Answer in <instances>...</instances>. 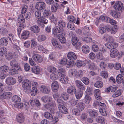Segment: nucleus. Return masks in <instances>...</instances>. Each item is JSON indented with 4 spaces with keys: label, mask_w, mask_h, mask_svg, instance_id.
<instances>
[{
    "label": "nucleus",
    "mask_w": 124,
    "mask_h": 124,
    "mask_svg": "<svg viewBox=\"0 0 124 124\" xmlns=\"http://www.w3.org/2000/svg\"><path fill=\"white\" fill-rule=\"evenodd\" d=\"M9 71L10 74L12 75L18 74V73L19 71H20V70H19L13 68L10 70Z\"/></svg>",
    "instance_id": "58"
},
{
    "label": "nucleus",
    "mask_w": 124,
    "mask_h": 124,
    "mask_svg": "<svg viewBox=\"0 0 124 124\" xmlns=\"http://www.w3.org/2000/svg\"><path fill=\"white\" fill-rule=\"evenodd\" d=\"M76 98L77 99H80L82 97L83 94V92L81 91H79L76 92L75 93Z\"/></svg>",
    "instance_id": "44"
},
{
    "label": "nucleus",
    "mask_w": 124,
    "mask_h": 124,
    "mask_svg": "<svg viewBox=\"0 0 124 124\" xmlns=\"http://www.w3.org/2000/svg\"><path fill=\"white\" fill-rule=\"evenodd\" d=\"M12 42V47L14 49V51L16 52H19V50L21 49L20 47L16 45V42Z\"/></svg>",
    "instance_id": "38"
},
{
    "label": "nucleus",
    "mask_w": 124,
    "mask_h": 124,
    "mask_svg": "<svg viewBox=\"0 0 124 124\" xmlns=\"http://www.w3.org/2000/svg\"><path fill=\"white\" fill-rule=\"evenodd\" d=\"M72 113L73 115L79 116L80 115L81 111H79L77 108H73L72 110Z\"/></svg>",
    "instance_id": "50"
},
{
    "label": "nucleus",
    "mask_w": 124,
    "mask_h": 124,
    "mask_svg": "<svg viewBox=\"0 0 124 124\" xmlns=\"http://www.w3.org/2000/svg\"><path fill=\"white\" fill-rule=\"evenodd\" d=\"M45 3L43 2H37L35 6L36 8L38 10H43L45 8Z\"/></svg>",
    "instance_id": "10"
},
{
    "label": "nucleus",
    "mask_w": 124,
    "mask_h": 124,
    "mask_svg": "<svg viewBox=\"0 0 124 124\" xmlns=\"http://www.w3.org/2000/svg\"><path fill=\"white\" fill-rule=\"evenodd\" d=\"M8 42V39L6 37L1 38L0 39V45L4 46L7 45Z\"/></svg>",
    "instance_id": "21"
},
{
    "label": "nucleus",
    "mask_w": 124,
    "mask_h": 124,
    "mask_svg": "<svg viewBox=\"0 0 124 124\" xmlns=\"http://www.w3.org/2000/svg\"><path fill=\"white\" fill-rule=\"evenodd\" d=\"M62 117V115L59 112H57L56 113V116L55 117V121L56 122H57L59 120L58 118H61Z\"/></svg>",
    "instance_id": "59"
},
{
    "label": "nucleus",
    "mask_w": 124,
    "mask_h": 124,
    "mask_svg": "<svg viewBox=\"0 0 124 124\" xmlns=\"http://www.w3.org/2000/svg\"><path fill=\"white\" fill-rule=\"evenodd\" d=\"M96 122L101 124H103L105 123L104 118L101 116H100L97 117L96 118Z\"/></svg>",
    "instance_id": "39"
},
{
    "label": "nucleus",
    "mask_w": 124,
    "mask_h": 124,
    "mask_svg": "<svg viewBox=\"0 0 124 124\" xmlns=\"http://www.w3.org/2000/svg\"><path fill=\"white\" fill-rule=\"evenodd\" d=\"M42 101L45 103L51 101L52 98L49 96H43L41 98Z\"/></svg>",
    "instance_id": "26"
},
{
    "label": "nucleus",
    "mask_w": 124,
    "mask_h": 124,
    "mask_svg": "<svg viewBox=\"0 0 124 124\" xmlns=\"http://www.w3.org/2000/svg\"><path fill=\"white\" fill-rule=\"evenodd\" d=\"M67 56L69 59L72 61L75 60L77 59L76 54L72 52H69L67 54Z\"/></svg>",
    "instance_id": "13"
},
{
    "label": "nucleus",
    "mask_w": 124,
    "mask_h": 124,
    "mask_svg": "<svg viewBox=\"0 0 124 124\" xmlns=\"http://www.w3.org/2000/svg\"><path fill=\"white\" fill-rule=\"evenodd\" d=\"M67 91L68 93L71 95H73L75 94L76 92V90L74 86L71 85L68 87Z\"/></svg>",
    "instance_id": "17"
},
{
    "label": "nucleus",
    "mask_w": 124,
    "mask_h": 124,
    "mask_svg": "<svg viewBox=\"0 0 124 124\" xmlns=\"http://www.w3.org/2000/svg\"><path fill=\"white\" fill-rule=\"evenodd\" d=\"M31 70L32 72L37 74H39L41 71L40 68L38 66L32 67Z\"/></svg>",
    "instance_id": "23"
},
{
    "label": "nucleus",
    "mask_w": 124,
    "mask_h": 124,
    "mask_svg": "<svg viewBox=\"0 0 124 124\" xmlns=\"http://www.w3.org/2000/svg\"><path fill=\"white\" fill-rule=\"evenodd\" d=\"M94 86L99 88H101L103 86V83L102 82L98 81H97L94 84Z\"/></svg>",
    "instance_id": "40"
},
{
    "label": "nucleus",
    "mask_w": 124,
    "mask_h": 124,
    "mask_svg": "<svg viewBox=\"0 0 124 124\" xmlns=\"http://www.w3.org/2000/svg\"><path fill=\"white\" fill-rule=\"evenodd\" d=\"M110 14L113 17L116 18H118V12L115 10H111L110 11Z\"/></svg>",
    "instance_id": "46"
},
{
    "label": "nucleus",
    "mask_w": 124,
    "mask_h": 124,
    "mask_svg": "<svg viewBox=\"0 0 124 124\" xmlns=\"http://www.w3.org/2000/svg\"><path fill=\"white\" fill-rule=\"evenodd\" d=\"M44 116L46 118L51 119L53 121H54L53 117L52 114L48 112H46L44 114Z\"/></svg>",
    "instance_id": "41"
},
{
    "label": "nucleus",
    "mask_w": 124,
    "mask_h": 124,
    "mask_svg": "<svg viewBox=\"0 0 124 124\" xmlns=\"http://www.w3.org/2000/svg\"><path fill=\"white\" fill-rule=\"evenodd\" d=\"M90 25H86L84 27L82 30L83 35L85 36H89L90 34L89 31L91 26Z\"/></svg>",
    "instance_id": "12"
},
{
    "label": "nucleus",
    "mask_w": 124,
    "mask_h": 124,
    "mask_svg": "<svg viewBox=\"0 0 124 124\" xmlns=\"http://www.w3.org/2000/svg\"><path fill=\"white\" fill-rule=\"evenodd\" d=\"M67 19L69 21L74 23L75 22L76 20L75 18L72 15L69 16L68 17Z\"/></svg>",
    "instance_id": "61"
},
{
    "label": "nucleus",
    "mask_w": 124,
    "mask_h": 124,
    "mask_svg": "<svg viewBox=\"0 0 124 124\" xmlns=\"http://www.w3.org/2000/svg\"><path fill=\"white\" fill-rule=\"evenodd\" d=\"M103 39L105 41H109L110 40L111 41H113V37L107 34H105L103 36Z\"/></svg>",
    "instance_id": "43"
},
{
    "label": "nucleus",
    "mask_w": 124,
    "mask_h": 124,
    "mask_svg": "<svg viewBox=\"0 0 124 124\" xmlns=\"http://www.w3.org/2000/svg\"><path fill=\"white\" fill-rule=\"evenodd\" d=\"M23 14V15L24 17L26 20H28L31 18V15L29 12H27Z\"/></svg>",
    "instance_id": "56"
},
{
    "label": "nucleus",
    "mask_w": 124,
    "mask_h": 124,
    "mask_svg": "<svg viewBox=\"0 0 124 124\" xmlns=\"http://www.w3.org/2000/svg\"><path fill=\"white\" fill-rule=\"evenodd\" d=\"M16 118L18 122L21 123L24 121V117L23 114L21 113L18 114L17 115Z\"/></svg>",
    "instance_id": "18"
},
{
    "label": "nucleus",
    "mask_w": 124,
    "mask_h": 124,
    "mask_svg": "<svg viewBox=\"0 0 124 124\" xmlns=\"http://www.w3.org/2000/svg\"><path fill=\"white\" fill-rule=\"evenodd\" d=\"M48 71L52 74H50V78L52 80L54 78V67L52 65L48 66L47 68Z\"/></svg>",
    "instance_id": "11"
},
{
    "label": "nucleus",
    "mask_w": 124,
    "mask_h": 124,
    "mask_svg": "<svg viewBox=\"0 0 124 124\" xmlns=\"http://www.w3.org/2000/svg\"><path fill=\"white\" fill-rule=\"evenodd\" d=\"M25 18L23 14L21 15L18 16V22L22 24H20V25L23 26V23L25 22Z\"/></svg>",
    "instance_id": "35"
},
{
    "label": "nucleus",
    "mask_w": 124,
    "mask_h": 124,
    "mask_svg": "<svg viewBox=\"0 0 124 124\" xmlns=\"http://www.w3.org/2000/svg\"><path fill=\"white\" fill-rule=\"evenodd\" d=\"M123 4L120 1H117L114 6V8L116 10L122 12L123 11L124 7Z\"/></svg>",
    "instance_id": "2"
},
{
    "label": "nucleus",
    "mask_w": 124,
    "mask_h": 124,
    "mask_svg": "<svg viewBox=\"0 0 124 124\" xmlns=\"http://www.w3.org/2000/svg\"><path fill=\"white\" fill-rule=\"evenodd\" d=\"M81 80L85 85H87L89 83V80L86 77H83L81 78Z\"/></svg>",
    "instance_id": "55"
},
{
    "label": "nucleus",
    "mask_w": 124,
    "mask_h": 124,
    "mask_svg": "<svg viewBox=\"0 0 124 124\" xmlns=\"http://www.w3.org/2000/svg\"><path fill=\"white\" fill-rule=\"evenodd\" d=\"M59 64L62 65H66L67 67L70 68L73 65V63L70 61H67L66 58H63L61 59L59 62Z\"/></svg>",
    "instance_id": "3"
},
{
    "label": "nucleus",
    "mask_w": 124,
    "mask_h": 124,
    "mask_svg": "<svg viewBox=\"0 0 124 124\" xmlns=\"http://www.w3.org/2000/svg\"><path fill=\"white\" fill-rule=\"evenodd\" d=\"M68 34H69L68 33ZM69 34H71L72 35V39H71L73 45L75 46L77 44L78 41V38L76 37H73V36L72 33V32H70L69 33Z\"/></svg>",
    "instance_id": "28"
},
{
    "label": "nucleus",
    "mask_w": 124,
    "mask_h": 124,
    "mask_svg": "<svg viewBox=\"0 0 124 124\" xmlns=\"http://www.w3.org/2000/svg\"><path fill=\"white\" fill-rule=\"evenodd\" d=\"M41 90L43 93L46 94H48L50 92L49 90L47 87L45 86L42 87Z\"/></svg>",
    "instance_id": "57"
},
{
    "label": "nucleus",
    "mask_w": 124,
    "mask_h": 124,
    "mask_svg": "<svg viewBox=\"0 0 124 124\" xmlns=\"http://www.w3.org/2000/svg\"><path fill=\"white\" fill-rule=\"evenodd\" d=\"M85 105L84 103L82 102H78L76 106L77 108L81 111L83 110L85 108Z\"/></svg>",
    "instance_id": "19"
},
{
    "label": "nucleus",
    "mask_w": 124,
    "mask_h": 124,
    "mask_svg": "<svg viewBox=\"0 0 124 124\" xmlns=\"http://www.w3.org/2000/svg\"><path fill=\"white\" fill-rule=\"evenodd\" d=\"M10 66L14 69L20 70V71H22L20 64L16 60H12L10 62Z\"/></svg>",
    "instance_id": "5"
},
{
    "label": "nucleus",
    "mask_w": 124,
    "mask_h": 124,
    "mask_svg": "<svg viewBox=\"0 0 124 124\" xmlns=\"http://www.w3.org/2000/svg\"><path fill=\"white\" fill-rule=\"evenodd\" d=\"M23 87L25 89H26L28 91L29 90H31V86L30 85V82L28 80H24L22 83Z\"/></svg>",
    "instance_id": "6"
},
{
    "label": "nucleus",
    "mask_w": 124,
    "mask_h": 124,
    "mask_svg": "<svg viewBox=\"0 0 124 124\" xmlns=\"http://www.w3.org/2000/svg\"><path fill=\"white\" fill-rule=\"evenodd\" d=\"M8 31L5 28L2 27L0 28V33L3 36L6 35L8 33Z\"/></svg>",
    "instance_id": "49"
},
{
    "label": "nucleus",
    "mask_w": 124,
    "mask_h": 124,
    "mask_svg": "<svg viewBox=\"0 0 124 124\" xmlns=\"http://www.w3.org/2000/svg\"><path fill=\"white\" fill-rule=\"evenodd\" d=\"M59 88V85L58 82L55 81V97H61L60 93L59 91L58 92Z\"/></svg>",
    "instance_id": "9"
},
{
    "label": "nucleus",
    "mask_w": 124,
    "mask_h": 124,
    "mask_svg": "<svg viewBox=\"0 0 124 124\" xmlns=\"http://www.w3.org/2000/svg\"><path fill=\"white\" fill-rule=\"evenodd\" d=\"M65 70L64 69L61 68L59 69L56 73H58L59 75L61 74H64L65 73Z\"/></svg>",
    "instance_id": "63"
},
{
    "label": "nucleus",
    "mask_w": 124,
    "mask_h": 124,
    "mask_svg": "<svg viewBox=\"0 0 124 124\" xmlns=\"http://www.w3.org/2000/svg\"><path fill=\"white\" fill-rule=\"evenodd\" d=\"M31 47L33 49L35 50L37 48V43L34 39H31Z\"/></svg>",
    "instance_id": "47"
},
{
    "label": "nucleus",
    "mask_w": 124,
    "mask_h": 124,
    "mask_svg": "<svg viewBox=\"0 0 124 124\" xmlns=\"http://www.w3.org/2000/svg\"><path fill=\"white\" fill-rule=\"evenodd\" d=\"M7 53V49L5 47H2L0 48V56H4L6 55Z\"/></svg>",
    "instance_id": "34"
},
{
    "label": "nucleus",
    "mask_w": 124,
    "mask_h": 124,
    "mask_svg": "<svg viewBox=\"0 0 124 124\" xmlns=\"http://www.w3.org/2000/svg\"><path fill=\"white\" fill-rule=\"evenodd\" d=\"M55 36L62 43H64L66 42V39L62 34H58L57 35H56Z\"/></svg>",
    "instance_id": "31"
},
{
    "label": "nucleus",
    "mask_w": 124,
    "mask_h": 124,
    "mask_svg": "<svg viewBox=\"0 0 124 124\" xmlns=\"http://www.w3.org/2000/svg\"><path fill=\"white\" fill-rule=\"evenodd\" d=\"M8 67L6 65L1 66L0 67V73L3 74L7 72L8 70Z\"/></svg>",
    "instance_id": "25"
},
{
    "label": "nucleus",
    "mask_w": 124,
    "mask_h": 124,
    "mask_svg": "<svg viewBox=\"0 0 124 124\" xmlns=\"http://www.w3.org/2000/svg\"><path fill=\"white\" fill-rule=\"evenodd\" d=\"M64 105H60L58 106V108L60 111L62 113L66 114L68 113V109Z\"/></svg>",
    "instance_id": "24"
},
{
    "label": "nucleus",
    "mask_w": 124,
    "mask_h": 124,
    "mask_svg": "<svg viewBox=\"0 0 124 124\" xmlns=\"http://www.w3.org/2000/svg\"><path fill=\"white\" fill-rule=\"evenodd\" d=\"M124 78L123 76L121 74L118 75L116 78V81L117 83L119 84L123 83Z\"/></svg>",
    "instance_id": "33"
},
{
    "label": "nucleus",
    "mask_w": 124,
    "mask_h": 124,
    "mask_svg": "<svg viewBox=\"0 0 124 124\" xmlns=\"http://www.w3.org/2000/svg\"><path fill=\"white\" fill-rule=\"evenodd\" d=\"M28 7L26 5H23L22 9L21 11V13L23 14L27 12Z\"/></svg>",
    "instance_id": "54"
},
{
    "label": "nucleus",
    "mask_w": 124,
    "mask_h": 124,
    "mask_svg": "<svg viewBox=\"0 0 124 124\" xmlns=\"http://www.w3.org/2000/svg\"><path fill=\"white\" fill-rule=\"evenodd\" d=\"M29 34L30 32L29 31H24L21 35V38L24 40L27 39L28 38Z\"/></svg>",
    "instance_id": "36"
},
{
    "label": "nucleus",
    "mask_w": 124,
    "mask_h": 124,
    "mask_svg": "<svg viewBox=\"0 0 124 124\" xmlns=\"http://www.w3.org/2000/svg\"><path fill=\"white\" fill-rule=\"evenodd\" d=\"M46 39V37L44 35H40L37 37V39L39 42H41L45 40Z\"/></svg>",
    "instance_id": "42"
},
{
    "label": "nucleus",
    "mask_w": 124,
    "mask_h": 124,
    "mask_svg": "<svg viewBox=\"0 0 124 124\" xmlns=\"http://www.w3.org/2000/svg\"><path fill=\"white\" fill-rule=\"evenodd\" d=\"M69 95L67 93L63 92L61 94V97L64 100H67L69 98Z\"/></svg>",
    "instance_id": "45"
},
{
    "label": "nucleus",
    "mask_w": 124,
    "mask_h": 124,
    "mask_svg": "<svg viewBox=\"0 0 124 124\" xmlns=\"http://www.w3.org/2000/svg\"><path fill=\"white\" fill-rule=\"evenodd\" d=\"M110 30L109 32L110 31L111 34L115 33L117 31L116 26H114L112 28L110 26Z\"/></svg>",
    "instance_id": "53"
},
{
    "label": "nucleus",
    "mask_w": 124,
    "mask_h": 124,
    "mask_svg": "<svg viewBox=\"0 0 124 124\" xmlns=\"http://www.w3.org/2000/svg\"><path fill=\"white\" fill-rule=\"evenodd\" d=\"M7 38L8 40L9 39L11 41L12 43V42H13H13H17V41L14 40L15 39H14V35L10 33L9 34Z\"/></svg>",
    "instance_id": "52"
},
{
    "label": "nucleus",
    "mask_w": 124,
    "mask_h": 124,
    "mask_svg": "<svg viewBox=\"0 0 124 124\" xmlns=\"http://www.w3.org/2000/svg\"><path fill=\"white\" fill-rule=\"evenodd\" d=\"M106 108H101L99 110V112L103 116H106L107 115V113L105 110Z\"/></svg>",
    "instance_id": "60"
},
{
    "label": "nucleus",
    "mask_w": 124,
    "mask_h": 124,
    "mask_svg": "<svg viewBox=\"0 0 124 124\" xmlns=\"http://www.w3.org/2000/svg\"><path fill=\"white\" fill-rule=\"evenodd\" d=\"M12 101L16 103L20 102L21 99L17 95H14L12 98Z\"/></svg>",
    "instance_id": "37"
},
{
    "label": "nucleus",
    "mask_w": 124,
    "mask_h": 124,
    "mask_svg": "<svg viewBox=\"0 0 124 124\" xmlns=\"http://www.w3.org/2000/svg\"><path fill=\"white\" fill-rule=\"evenodd\" d=\"M101 75L105 78H106L108 77V73L105 70L102 71L101 72Z\"/></svg>",
    "instance_id": "64"
},
{
    "label": "nucleus",
    "mask_w": 124,
    "mask_h": 124,
    "mask_svg": "<svg viewBox=\"0 0 124 124\" xmlns=\"http://www.w3.org/2000/svg\"><path fill=\"white\" fill-rule=\"evenodd\" d=\"M82 40L86 43H89L92 42V39L89 37H84L82 38Z\"/></svg>",
    "instance_id": "51"
},
{
    "label": "nucleus",
    "mask_w": 124,
    "mask_h": 124,
    "mask_svg": "<svg viewBox=\"0 0 124 124\" xmlns=\"http://www.w3.org/2000/svg\"><path fill=\"white\" fill-rule=\"evenodd\" d=\"M35 15L36 19L37 20L41 18V13L39 11H36L35 12Z\"/></svg>",
    "instance_id": "62"
},
{
    "label": "nucleus",
    "mask_w": 124,
    "mask_h": 124,
    "mask_svg": "<svg viewBox=\"0 0 124 124\" xmlns=\"http://www.w3.org/2000/svg\"><path fill=\"white\" fill-rule=\"evenodd\" d=\"M92 95L85 94V98L84 99V102L86 104H89L92 100L91 96Z\"/></svg>",
    "instance_id": "27"
},
{
    "label": "nucleus",
    "mask_w": 124,
    "mask_h": 124,
    "mask_svg": "<svg viewBox=\"0 0 124 124\" xmlns=\"http://www.w3.org/2000/svg\"><path fill=\"white\" fill-rule=\"evenodd\" d=\"M105 46L108 49H111L110 51V55L112 58L116 57L119 54L117 50L115 48L117 47V43H111L109 42L105 44Z\"/></svg>",
    "instance_id": "1"
},
{
    "label": "nucleus",
    "mask_w": 124,
    "mask_h": 124,
    "mask_svg": "<svg viewBox=\"0 0 124 124\" xmlns=\"http://www.w3.org/2000/svg\"><path fill=\"white\" fill-rule=\"evenodd\" d=\"M32 57L33 59L36 62L41 63L43 61V58L41 55L38 54L33 53Z\"/></svg>",
    "instance_id": "7"
},
{
    "label": "nucleus",
    "mask_w": 124,
    "mask_h": 124,
    "mask_svg": "<svg viewBox=\"0 0 124 124\" xmlns=\"http://www.w3.org/2000/svg\"><path fill=\"white\" fill-rule=\"evenodd\" d=\"M87 61H85L81 60H78L76 62L75 64L76 66L79 68L84 67Z\"/></svg>",
    "instance_id": "16"
},
{
    "label": "nucleus",
    "mask_w": 124,
    "mask_h": 124,
    "mask_svg": "<svg viewBox=\"0 0 124 124\" xmlns=\"http://www.w3.org/2000/svg\"><path fill=\"white\" fill-rule=\"evenodd\" d=\"M94 93L95 98L98 100H101L102 97L101 96L100 90L99 89H95L94 92Z\"/></svg>",
    "instance_id": "15"
},
{
    "label": "nucleus",
    "mask_w": 124,
    "mask_h": 124,
    "mask_svg": "<svg viewBox=\"0 0 124 124\" xmlns=\"http://www.w3.org/2000/svg\"><path fill=\"white\" fill-rule=\"evenodd\" d=\"M77 73V70L75 69H72L70 70L69 71V75L71 77L75 75L76 76Z\"/></svg>",
    "instance_id": "48"
},
{
    "label": "nucleus",
    "mask_w": 124,
    "mask_h": 124,
    "mask_svg": "<svg viewBox=\"0 0 124 124\" xmlns=\"http://www.w3.org/2000/svg\"><path fill=\"white\" fill-rule=\"evenodd\" d=\"M110 26L108 25H105L102 23L100 25L99 28V32L101 34H103L106 32L107 31L109 32L110 30Z\"/></svg>",
    "instance_id": "4"
},
{
    "label": "nucleus",
    "mask_w": 124,
    "mask_h": 124,
    "mask_svg": "<svg viewBox=\"0 0 124 124\" xmlns=\"http://www.w3.org/2000/svg\"><path fill=\"white\" fill-rule=\"evenodd\" d=\"M90 61H87L86 63L88 64V67L89 69L92 70H95L97 69V66L95 64L92 62H91Z\"/></svg>",
    "instance_id": "22"
},
{
    "label": "nucleus",
    "mask_w": 124,
    "mask_h": 124,
    "mask_svg": "<svg viewBox=\"0 0 124 124\" xmlns=\"http://www.w3.org/2000/svg\"><path fill=\"white\" fill-rule=\"evenodd\" d=\"M12 95V94L10 92H5L1 95V97L3 99H8L11 98Z\"/></svg>",
    "instance_id": "29"
},
{
    "label": "nucleus",
    "mask_w": 124,
    "mask_h": 124,
    "mask_svg": "<svg viewBox=\"0 0 124 124\" xmlns=\"http://www.w3.org/2000/svg\"><path fill=\"white\" fill-rule=\"evenodd\" d=\"M82 49L83 52L85 54L89 53L90 50L89 47L86 45H84L82 46Z\"/></svg>",
    "instance_id": "32"
},
{
    "label": "nucleus",
    "mask_w": 124,
    "mask_h": 124,
    "mask_svg": "<svg viewBox=\"0 0 124 124\" xmlns=\"http://www.w3.org/2000/svg\"><path fill=\"white\" fill-rule=\"evenodd\" d=\"M30 30L34 33H38L40 31V28L36 25H33L30 28Z\"/></svg>",
    "instance_id": "20"
},
{
    "label": "nucleus",
    "mask_w": 124,
    "mask_h": 124,
    "mask_svg": "<svg viewBox=\"0 0 124 124\" xmlns=\"http://www.w3.org/2000/svg\"><path fill=\"white\" fill-rule=\"evenodd\" d=\"M89 115L92 118H95L98 116V113L97 111L95 110H91L88 111Z\"/></svg>",
    "instance_id": "30"
},
{
    "label": "nucleus",
    "mask_w": 124,
    "mask_h": 124,
    "mask_svg": "<svg viewBox=\"0 0 124 124\" xmlns=\"http://www.w3.org/2000/svg\"><path fill=\"white\" fill-rule=\"evenodd\" d=\"M16 82V79L12 77H9L7 78L5 81L6 83L8 85H13Z\"/></svg>",
    "instance_id": "8"
},
{
    "label": "nucleus",
    "mask_w": 124,
    "mask_h": 124,
    "mask_svg": "<svg viewBox=\"0 0 124 124\" xmlns=\"http://www.w3.org/2000/svg\"><path fill=\"white\" fill-rule=\"evenodd\" d=\"M60 81L64 84H67L68 83V77L64 74H61L60 78Z\"/></svg>",
    "instance_id": "14"
}]
</instances>
